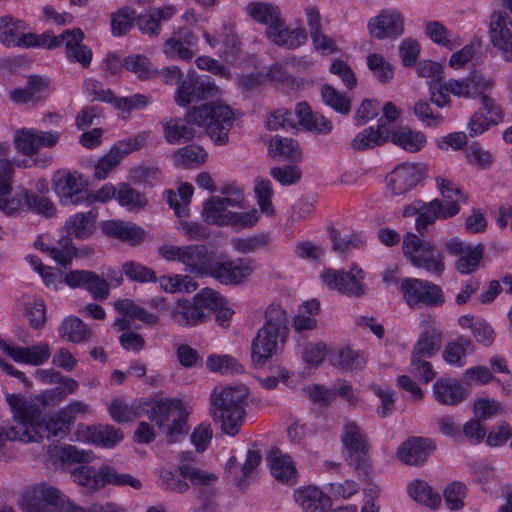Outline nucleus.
I'll return each mask as SVG.
<instances>
[{"mask_svg":"<svg viewBox=\"0 0 512 512\" xmlns=\"http://www.w3.org/2000/svg\"><path fill=\"white\" fill-rule=\"evenodd\" d=\"M234 122L231 108L221 102H208L188 110L184 118H169L162 122L164 137L170 144L189 142L197 136L195 126L205 129L218 145L228 142V133Z\"/></svg>","mask_w":512,"mask_h":512,"instance_id":"nucleus-1","label":"nucleus"},{"mask_svg":"<svg viewBox=\"0 0 512 512\" xmlns=\"http://www.w3.org/2000/svg\"><path fill=\"white\" fill-rule=\"evenodd\" d=\"M6 400L12 410L15 423L16 434L13 437H18L19 441L41 442L45 437L63 439L70 433V430L62 426L55 415L44 414L43 408L47 406L44 395L36 397L41 405L16 394H8Z\"/></svg>","mask_w":512,"mask_h":512,"instance_id":"nucleus-2","label":"nucleus"},{"mask_svg":"<svg viewBox=\"0 0 512 512\" xmlns=\"http://www.w3.org/2000/svg\"><path fill=\"white\" fill-rule=\"evenodd\" d=\"M249 391L244 385L217 386L210 394V413L223 433L236 436L244 423Z\"/></svg>","mask_w":512,"mask_h":512,"instance_id":"nucleus-3","label":"nucleus"},{"mask_svg":"<svg viewBox=\"0 0 512 512\" xmlns=\"http://www.w3.org/2000/svg\"><path fill=\"white\" fill-rule=\"evenodd\" d=\"M289 333L287 314L279 305L271 304L265 313V323L258 330L251 345L252 362L264 366L277 355L285 344Z\"/></svg>","mask_w":512,"mask_h":512,"instance_id":"nucleus-4","label":"nucleus"},{"mask_svg":"<svg viewBox=\"0 0 512 512\" xmlns=\"http://www.w3.org/2000/svg\"><path fill=\"white\" fill-rule=\"evenodd\" d=\"M220 293L205 288L191 300L179 299L170 310L173 322L184 328H191L203 323L208 317L206 308H218L221 305Z\"/></svg>","mask_w":512,"mask_h":512,"instance_id":"nucleus-5","label":"nucleus"},{"mask_svg":"<svg viewBox=\"0 0 512 512\" xmlns=\"http://www.w3.org/2000/svg\"><path fill=\"white\" fill-rule=\"evenodd\" d=\"M71 476L73 481L91 492H96L106 485L125 486L140 489L141 481L130 474L118 473L111 466L103 465L99 470L91 466L82 465L73 469Z\"/></svg>","mask_w":512,"mask_h":512,"instance_id":"nucleus-6","label":"nucleus"},{"mask_svg":"<svg viewBox=\"0 0 512 512\" xmlns=\"http://www.w3.org/2000/svg\"><path fill=\"white\" fill-rule=\"evenodd\" d=\"M402 249L413 266L423 268L438 277L444 273V255L434 243L424 241L416 234L407 233L403 239Z\"/></svg>","mask_w":512,"mask_h":512,"instance_id":"nucleus-7","label":"nucleus"},{"mask_svg":"<svg viewBox=\"0 0 512 512\" xmlns=\"http://www.w3.org/2000/svg\"><path fill=\"white\" fill-rule=\"evenodd\" d=\"M159 255L167 261H176L185 266V271L196 276H206L214 253L205 245L175 246L164 244L158 248Z\"/></svg>","mask_w":512,"mask_h":512,"instance_id":"nucleus-8","label":"nucleus"},{"mask_svg":"<svg viewBox=\"0 0 512 512\" xmlns=\"http://www.w3.org/2000/svg\"><path fill=\"white\" fill-rule=\"evenodd\" d=\"M344 432L341 437L342 443L347 450V462L353 467L357 475L366 480L370 475V462L368 452L370 444L360 426L354 421H347L344 424Z\"/></svg>","mask_w":512,"mask_h":512,"instance_id":"nucleus-9","label":"nucleus"},{"mask_svg":"<svg viewBox=\"0 0 512 512\" xmlns=\"http://www.w3.org/2000/svg\"><path fill=\"white\" fill-rule=\"evenodd\" d=\"M43 502L53 506L58 512H85L63 494L58 488L40 484L29 490L23 497V508L26 512H41Z\"/></svg>","mask_w":512,"mask_h":512,"instance_id":"nucleus-10","label":"nucleus"},{"mask_svg":"<svg viewBox=\"0 0 512 512\" xmlns=\"http://www.w3.org/2000/svg\"><path fill=\"white\" fill-rule=\"evenodd\" d=\"M52 186L62 206L82 205L88 199V183L78 171H56L52 177Z\"/></svg>","mask_w":512,"mask_h":512,"instance_id":"nucleus-11","label":"nucleus"},{"mask_svg":"<svg viewBox=\"0 0 512 512\" xmlns=\"http://www.w3.org/2000/svg\"><path fill=\"white\" fill-rule=\"evenodd\" d=\"M255 270L256 264L252 258L226 260L212 258L206 276L212 277L222 285L239 286L245 283Z\"/></svg>","mask_w":512,"mask_h":512,"instance_id":"nucleus-12","label":"nucleus"},{"mask_svg":"<svg viewBox=\"0 0 512 512\" xmlns=\"http://www.w3.org/2000/svg\"><path fill=\"white\" fill-rule=\"evenodd\" d=\"M400 290L405 303L412 309L421 305L439 307L445 303L441 287L427 280L405 278L401 282Z\"/></svg>","mask_w":512,"mask_h":512,"instance_id":"nucleus-13","label":"nucleus"},{"mask_svg":"<svg viewBox=\"0 0 512 512\" xmlns=\"http://www.w3.org/2000/svg\"><path fill=\"white\" fill-rule=\"evenodd\" d=\"M321 279L328 288L341 294L356 298L366 294L363 284L365 273L358 265L353 264L349 271L327 268L322 272Z\"/></svg>","mask_w":512,"mask_h":512,"instance_id":"nucleus-14","label":"nucleus"},{"mask_svg":"<svg viewBox=\"0 0 512 512\" xmlns=\"http://www.w3.org/2000/svg\"><path fill=\"white\" fill-rule=\"evenodd\" d=\"M445 249L448 254L458 257L454 266L463 275H469L478 270L485 252L484 244L472 245L456 237L445 243Z\"/></svg>","mask_w":512,"mask_h":512,"instance_id":"nucleus-15","label":"nucleus"},{"mask_svg":"<svg viewBox=\"0 0 512 512\" xmlns=\"http://www.w3.org/2000/svg\"><path fill=\"white\" fill-rule=\"evenodd\" d=\"M63 282L72 289H85L95 300L104 301L110 295L109 282L94 271L71 270L64 275Z\"/></svg>","mask_w":512,"mask_h":512,"instance_id":"nucleus-16","label":"nucleus"},{"mask_svg":"<svg viewBox=\"0 0 512 512\" xmlns=\"http://www.w3.org/2000/svg\"><path fill=\"white\" fill-rule=\"evenodd\" d=\"M217 91L218 88L208 78H200L189 73L178 85L175 101L178 106L186 107L194 101L213 97Z\"/></svg>","mask_w":512,"mask_h":512,"instance_id":"nucleus-17","label":"nucleus"},{"mask_svg":"<svg viewBox=\"0 0 512 512\" xmlns=\"http://www.w3.org/2000/svg\"><path fill=\"white\" fill-rule=\"evenodd\" d=\"M491 43L500 50L506 61H512V21L504 11H495L490 17Z\"/></svg>","mask_w":512,"mask_h":512,"instance_id":"nucleus-18","label":"nucleus"},{"mask_svg":"<svg viewBox=\"0 0 512 512\" xmlns=\"http://www.w3.org/2000/svg\"><path fill=\"white\" fill-rule=\"evenodd\" d=\"M494 82L485 78L477 71H472L467 77L462 79H449L443 83V88L460 98L479 97L482 92L492 89Z\"/></svg>","mask_w":512,"mask_h":512,"instance_id":"nucleus-19","label":"nucleus"},{"mask_svg":"<svg viewBox=\"0 0 512 512\" xmlns=\"http://www.w3.org/2000/svg\"><path fill=\"white\" fill-rule=\"evenodd\" d=\"M425 168L418 164L403 163L398 165L388 176V189L399 196L413 189L424 177Z\"/></svg>","mask_w":512,"mask_h":512,"instance_id":"nucleus-20","label":"nucleus"},{"mask_svg":"<svg viewBox=\"0 0 512 512\" xmlns=\"http://www.w3.org/2000/svg\"><path fill=\"white\" fill-rule=\"evenodd\" d=\"M368 30L371 36L379 40L397 38L404 33V19L398 12L382 11L370 19Z\"/></svg>","mask_w":512,"mask_h":512,"instance_id":"nucleus-21","label":"nucleus"},{"mask_svg":"<svg viewBox=\"0 0 512 512\" xmlns=\"http://www.w3.org/2000/svg\"><path fill=\"white\" fill-rule=\"evenodd\" d=\"M84 32L80 28L63 31V46L65 56L71 63H78L83 68H89L93 58L92 50L83 44Z\"/></svg>","mask_w":512,"mask_h":512,"instance_id":"nucleus-22","label":"nucleus"},{"mask_svg":"<svg viewBox=\"0 0 512 512\" xmlns=\"http://www.w3.org/2000/svg\"><path fill=\"white\" fill-rule=\"evenodd\" d=\"M436 444L430 438L410 437L397 450L398 458L407 465H423Z\"/></svg>","mask_w":512,"mask_h":512,"instance_id":"nucleus-23","label":"nucleus"},{"mask_svg":"<svg viewBox=\"0 0 512 512\" xmlns=\"http://www.w3.org/2000/svg\"><path fill=\"white\" fill-rule=\"evenodd\" d=\"M0 349L13 361L38 366L46 362L50 357V348L47 343H39L30 347L9 345L0 339Z\"/></svg>","mask_w":512,"mask_h":512,"instance_id":"nucleus-24","label":"nucleus"},{"mask_svg":"<svg viewBox=\"0 0 512 512\" xmlns=\"http://www.w3.org/2000/svg\"><path fill=\"white\" fill-rule=\"evenodd\" d=\"M458 213L459 208L455 204L444 206L439 199L424 202L420 215L417 216L415 221L416 230L421 236H424L427 228L433 225L437 219H448Z\"/></svg>","mask_w":512,"mask_h":512,"instance_id":"nucleus-25","label":"nucleus"},{"mask_svg":"<svg viewBox=\"0 0 512 512\" xmlns=\"http://www.w3.org/2000/svg\"><path fill=\"white\" fill-rule=\"evenodd\" d=\"M265 35L273 44L287 49H296L307 40V33L304 28L291 29L286 27L282 18L277 24L266 28Z\"/></svg>","mask_w":512,"mask_h":512,"instance_id":"nucleus-26","label":"nucleus"},{"mask_svg":"<svg viewBox=\"0 0 512 512\" xmlns=\"http://www.w3.org/2000/svg\"><path fill=\"white\" fill-rule=\"evenodd\" d=\"M103 233L111 238L128 242L132 245L141 243L145 238V232L136 224L121 221L110 220L102 224Z\"/></svg>","mask_w":512,"mask_h":512,"instance_id":"nucleus-27","label":"nucleus"},{"mask_svg":"<svg viewBox=\"0 0 512 512\" xmlns=\"http://www.w3.org/2000/svg\"><path fill=\"white\" fill-rule=\"evenodd\" d=\"M35 248L46 252L58 265L67 269L71 266L72 260L77 256V248L69 237H62L57 246L45 244L41 237L35 241Z\"/></svg>","mask_w":512,"mask_h":512,"instance_id":"nucleus-28","label":"nucleus"},{"mask_svg":"<svg viewBox=\"0 0 512 512\" xmlns=\"http://www.w3.org/2000/svg\"><path fill=\"white\" fill-rule=\"evenodd\" d=\"M388 136L394 145L410 153L420 151L426 144V136L408 126H388Z\"/></svg>","mask_w":512,"mask_h":512,"instance_id":"nucleus-29","label":"nucleus"},{"mask_svg":"<svg viewBox=\"0 0 512 512\" xmlns=\"http://www.w3.org/2000/svg\"><path fill=\"white\" fill-rule=\"evenodd\" d=\"M388 141V126L383 119H378L376 127H368L354 137L351 147L357 151H364L382 146Z\"/></svg>","mask_w":512,"mask_h":512,"instance_id":"nucleus-30","label":"nucleus"},{"mask_svg":"<svg viewBox=\"0 0 512 512\" xmlns=\"http://www.w3.org/2000/svg\"><path fill=\"white\" fill-rule=\"evenodd\" d=\"M294 498L306 512H328L332 507L331 498L314 486L296 490Z\"/></svg>","mask_w":512,"mask_h":512,"instance_id":"nucleus-31","label":"nucleus"},{"mask_svg":"<svg viewBox=\"0 0 512 512\" xmlns=\"http://www.w3.org/2000/svg\"><path fill=\"white\" fill-rule=\"evenodd\" d=\"M24 21L15 19L10 15L0 17V42L8 47H24L27 33Z\"/></svg>","mask_w":512,"mask_h":512,"instance_id":"nucleus-32","label":"nucleus"},{"mask_svg":"<svg viewBox=\"0 0 512 512\" xmlns=\"http://www.w3.org/2000/svg\"><path fill=\"white\" fill-rule=\"evenodd\" d=\"M49 79L40 75H30L27 78V86L16 88L9 92V100L14 104H27L30 101H38L40 94L49 88Z\"/></svg>","mask_w":512,"mask_h":512,"instance_id":"nucleus-33","label":"nucleus"},{"mask_svg":"<svg viewBox=\"0 0 512 512\" xmlns=\"http://www.w3.org/2000/svg\"><path fill=\"white\" fill-rule=\"evenodd\" d=\"M295 114L299 124L309 131L328 134L333 129L332 122L320 113H313L306 102L296 105Z\"/></svg>","mask_w":512,"mask_h":512,"instance_id":"nucleus-34","label":"nucleus"},{"mask_svg":"<svg viewBox=\"0 0 512 512\" xmlns=\"http://www.w3.org/2000/svg\"><path fill=\"white\" fill-rule=\"evenodd\" d=\"M97 215L92 212H80L70 216L65 222L66 237L78 240L89 238L95 230Z\"/></svg>","mask_w":512,"mask_h":512,"instance_id":"nucleus-35","label":"nucleus"},{"mask_svg":"<svg viewBox=\"0 0 512 512\" xmlns=\"http://www.w3.org/2000/svg\"><path fill=\"white\" fill-rule=\"evenodd\" d=\"M435 399L444 405H457L465 399L462 385L455 379L440 378L433 385Z\"/></svg>","mask_w":512,"mask_h":512,"instance_id":"nucleus-36","label":"nucleus"},{"mask_svg":"<svg viewBox=\"0 0 512 512\" xmlns=\"http://www.w3.org/2000/svg\"><path fill=\"white\" fill-rule=\"evenodd\" d=\"M148 417L151 421H154L159 428H164L169 421L179 414L184 408L182 403L178 400L161 399L153 402L151 405L148 404Z\"/></svg>","mask_w":512,"mask_h":512,"instance_id":"nucleus-37","label":"nucleus"},{"mask_svg":"<svg viewBox=\"0 0 512 512\" xmlns=\"http://www.w3.org/2000/svg\"><path fill=\"white\" fill-rule=\"evenodd\" d=\"M58 332L62 339L75 344L87 342L92 336L91 329L76 316L66 317L61 322Z\"/></svg>","mask_w":512,"mask_h":512,"instance_id":"nucleus-38","label":"nucleus"},{"mask_svg":"<svg viewBox=\"0 0 512 512\" xmlns=\"http://www.w3.org/2000/svg\"><path fill=\"white\" fill-rule=\"evenodd\" d=\"M245 12L255 22L266 25L267 28L277 24L282 18L280 8L269 2H250L246 5Z\"/></svg>","mask_w":512,"mask_h":512,"instance_id":"nucleus-39","label":"nucleus"},{"mask_svg":"<svg viewBox=\"0 0 512 512\" xmlns=\"http://www.w3.org/2000/svg\"><path fill=\"white\" fill-rule=\"evenodd\" d=\"M148 403L134 401L131 406L122 400H114L109 407V414L112 419L118 423L132 422L144 415L147 410Z\"/></svg>","mask_w":512,"mask_h":512,"instance_id":"nucleus-40","label":"nucleus"},{"mask_svg":"<svg viewBox=\"0 0 512 512\" xmlns=\"http://www.w3.org/2000/svg\"><path fill=\"white\" fill-rule=\"evenodd\" d=\"M19 197L22 199L27 210L45 218H52L57 213V208L53 201L44 195H37L34 192L23 189Z\"/></svg>","mask_w":512,"mask_h":512,"instance_id":"nucleus-41","label":"nucleus"},{"mask_svg":"<svg viewBox=\"0 0 512 512\" xmlns=\"http://www.w3.org/2000/svg\"><path fill=\"white\" fill-rule=\"evenodd\" d=\"M475 351V345L470 338L458 336L455 340L449 342L443 351V359L457 366L464 365V359L468 353Z\"/></svg>","mask_w":512,"mask_h":512,"instance_id":"nucleus-42","label":"nucleus"},{"mask_svg":"<svg viewBox=\"0 0 512 512\" xmlns=\"http://www.w3.org/2000/svg\"><path fill=\"white\" fill-rule=\"evenodd\" d=\"M269 154L273 158L284 157L290 162H299L302 151L297 141L292 138L275 136L269 144Z\"/></svg>","mask_w":512,"mask_h":512,"instance_id":"nucleus-43","label":"nucleus"},{"mask_svg":"<svg viewBox=\"0 0 512 512\" xmlns=\"http://www.w3.org/2000/svg\"><path fill=\"white\" fill-rule=\"evenodd\" d=\"M123 438L122 430L112 425H98L88 430V439L92 443L106 448L115 446Z\"/></svg>","mask_w":512,"mask_h":512,"instance_id":"nucleus-44","label":"nucleus"},{"mask_svg":"<svg viewBox=\"0 0 512 512\" xmlns=\"http://www.w3.org/2000/svg\"><path fill=\"white\" fill-rule=\"evenodd\" d=\"M114 308L122 315L140 320L147 325L159 323V317L156 314L141 308L132 299H118L114 303Z\"/></svg>","mask_w":512,"mask_h":512,"instance_id":"nucleus-45","label":"nucleus"},{"mask_svg":"<svg viewBox=\"0 0 512 512\" xmlns=\"http://www.w3.org/2000/svg\"><path fill=\"white\" fill-rule=\"evenodd\" d=\"M267 460L270 463L272 475L281 482H289L296 477V469L289 456H283L279 450L271 451Z\"/></svg>","mask_w":512,"mask_h":512,"instance_id":"nucleus-46","label":"nucleus"},{"mask_svg":"<svg viewBox=\"0 0 512 512\" xmlns=\"http://www.w3.org/2000/svg\"><path fill=\"white\" fill-rule=\"evenodd\" d=\"M441 347V333L437 329L424 331L412 350V355L431 358Z\"/></svg>","mask_w":512,"mask_h":512,"instance_id":"nucleus-47","label":"nucleus"},{"mask_svg":"<svg viewBox=\"0 0 512 512\" xmlns=\"http://www.w3.org/2000/svg\"><path fill=\"white\" fill-rule=\"evenodd\" d=\"M166 195L169 206L173 208L178 217L188 215V206L193 195V186L190 183L181 184L178 188V193L168 190Z\"/></svg>","mask_w":512,"mask_h":512,"instance_id":"nucleus-48","label":"nucleus"},{"mask_svg":"<svg viewBox=\"0 0 512 512\" xmlns=\"http://www.w3.org/2000/svg\"><path fill=\"white\" fill-rule=\"evenodd\" d=\"M206 152L199 146L188 145L173 155L174 164L181 168H193L205 162Z\"/></svg>","mask_w":512,"mask_h":512,"instance_id":"nucleus-49","label":"nucleus"},{"mask_svg":"<svg viewBox=\"0 0 512 512\" xmlns=\"http://www.w3.org/2000/svg\"><path fill=\"white\" fill-rule=\"evenodd\" d=\"M408 491L411 498L416 502L432 509L437 508L441 504V496L433 492L432 488L425 481L416 480L410 484Z\"/></svg>","mask_w":512,"mask_h":512,"instance_id":"nucleus-50","label":"nucleus"},{"mask_svg":"<svg viewBox=\"0 0 512 512\" xmlns=\"http://www.w3.org/2000/svg\"><path fill=\"white\" fill-rule=\"evenodd\" d=\"M270 242V235L261 233L245 238H234L231 240V245L235 251L241 254H249L269 247Z\"/></svg>","mask_w":512,"mask_h":512,"instance_id":"nucleus-51","label":"nucleus"},{"mask_svg":"<svg viewBox=\"0 0 512 512\" xmlns=\"http://www.w3.org/2000/svg\"><path fill=\"white\" fill-rule=\"evenodd\" d=\"M206 366L209 371L221 374H237L244 371L243 366L228 354H212L207 358Z\"/></svg>","mask_w":512,"mask_h":512,"instance_id":"nucleus-52","label":"nucleus"},{"mask_svg":"<svg viewBox=\"0 0 512 512\" xmlns=\"http://www.w3.org/2000/svg\"><path fill=\"white\" fill-rule=\"evenodd\" d=\"M230 212L220 202V197H211L203 203L202 216L206 222L219 226L228 225Z\"/></svg>","mask_w":512,"mask_h":512,"instance_id":"nucleus-53","label":"nucleus"},{"mask_svg":"<svg viewBox=\"0 0 512 512\" xmlns=\"http://www.w3.org/2000/svg\"><path fill=\"white\" fill-rule=\"evenodd\" d=\"M321 95L324 103L342 115L351 111V99L329 84L323 85Z\"/></svg>","mask_w":512,"mask_h":512,"instance_id":"nucleus-54","label":"nucleus"},{"mask_svg":"<svg viewBox=\"0 0 512 512\" xmlns=\"http://www.w3.org/2000/svg\"><path fill=\"white\" fill-rule=\"evenodd\" d=\"M63 32L54 35L52 31H45L41 34L27 33L23 48H43L53 50L63 44Z\"/></svg>","mask_w":512,"mask_h":512,"instance_id":"nucleus-55","label":"nucleus"},{"mask_svg":"<svg viewBox=\"0 0 512 512\" xmlns=\"http://www.w3.org/2000/svg\"><path fill=\"white\" fill-rule=\"evenodd\" d=\"M333 363L343 371L361 370L366 366V357L364 354L345 347L339 350Z\"/></svg>","mask_w":512,"mask_h":512,"instance_id":"nucleus-56","label":"nucleus"},{"mask_svg":"<svg viewBox=\"0 0 512 512\" xmlns=\"http://www.w3.org/2000/svg\"><path fill=\"white\" fill-rule=\"evenodd\" d=\"M328 232L332 242V249L338 254H346L362 246V240L356 234L342 235L335 228H329Z\"/></svg>","mask_w":512,"mask_h":512,"instance_id":"nucleus-57","label":"nucleus"},{"mask_svg":"<svg viewBox=\"0 0 512 512\" xmlns=\"http://www.w3.org/2000/svg\"><path fill=\"white\" fill-rule=\"evenodd\" d=\"M116 198L121 206L127 207L129 210L141 209L147 205L145 195L126 183L119 184Z\"/></svg>","mask_w":512,"mask_h":512,"instance_id":"nucleus-58","label":"nucleus"},{"mask_svg":"<svg viewBox=\"0 0 512 512\" xmlns=\"http://www.w3.org/2000/svg\"><path fill=\"white\" fill-rule=\"evenodd\" d=\"M13 143L15 149L28 157L38 152L36 130L33 128H22L15 132Z\"/></svg>","mask_w":512,"mask_h":512,"instance_id":"nucleus-59","label":"nucleus"},{"mask_svg":"<svg viewBox=\"0 0 512 512\" xmlns=\"http://www.w3.org/2000/svg\"><path fill=\"white\" fill-rule=\"evenodd\" d=\"M123 65L126 70L137 75L141 80H147L155 75L151 69V63L148 57L141 54H133L124 58Z\"/></svg>","mask_w":512,"mask_h":512,"instance_id":"nucleus-60","label":"nucleus"},{"mask_svg":"<svg viewBox=\"0 0 512 512\" xmlns=\"http://www.w3.org/2000/svg\"><path fill=\"white\" fill-rule=\"evenodd\" d=\"M136 19V12L130 7H124L111 16V30L114 36L125 35L132 27Z\"/></svg>","mask_w":512,"mask_h":512,"instance_id":"nucleus-61","label":"nucleus"},{"mask_svg":"<svg viewBox=\"0 0 512 512\" xmlns=\"http://www.w3.org/2000/svg\"><path fill=\"white\" fill-rule=\"evenodd\" d=\"M425 34L431 41L449 50L454 49L456 46L452 39V33L439 21L427 22Z\"/></svg>","mask_w":512,"mask_h":512,"instance_id":"nucleus-62","label":"nucleus"},{"mask_svg":"<svg viewBox=\"0 0 512 512\" xmlns=\"http://www.w3.org/2000/svg\"><path fill=\"white\" fill-rule=\"evenodd\" d=\"M367 66L381 83H388L394 76L393 66L378 53L367 56Z\"/></svg>","mask_w":512,"mask_h":512,"instance_id":"nucleus-63","label":"nucleus"},{"mask_svg":"<svg viewBox=\"0 0 512 512\" xmlns=\"http://www.w3.org/2000/svg\"><path fill=\"white\" fill-rule=\"evenodd\" d=\"M180 475L187 478L193 485L204 487L211 486L218 480V476L214 473L192 467L188 464L179 466Z\"/></svg>","mask_w":512,"mask_h":512,"instance_id":"nucleus-64","label":"nucleus"}]
</instances>
